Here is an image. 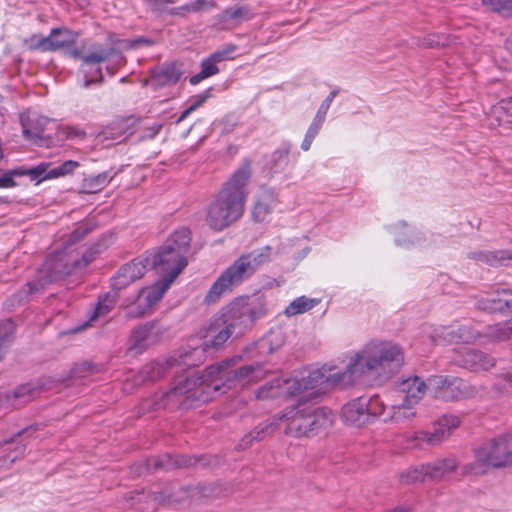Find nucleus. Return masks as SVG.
Wrapping results in <instances>:
<instances>
[{"label": "nucleus", "mask_w": 512, "mask_h": 512, "mask_svg": "<svg viewBox=\"0 0 512 512\" xmlns=\"http://www.w3.org/2000/svg\"><path fill=\"white\" fill-rule=\"evenodd\" d=\"M404 364L402 348L390 341H371L349 357L343 371L325 367L311 370L300 378L285 381L286 392L290 396L316 398L327 387L345 388L368 379L387 380L397 373Z\"/></svg>", "instance_id": "obj_1"}, {"label": "nucleus", "mask_w": 512, "mask_h": 512, "mask_svg": "<svg viewBox=\"0 0 512 512\" xmlns=\"http://www.w3.org/2000/svg\"><path fill=\"white\" fill-rule=\"evenodd\" d=\"M230 362L211 365L202 373L194 372L186 376H178L172 389L145 400L144 407L152 410L178 407L190 408L195 401H206L208 399V396H204L206 390L218 391L220 389L218 381H223V384L230 389L236 384L245 386L258 381L265 375V371L258 364L229 370Z\"/></svg>", "instance_id": "obj_2"}, {"label": "nucleus", "mask_w": 512, "mask_h": 512, "mask_svg": "<svg viewBox=\"0 0 512 512\" xmlns=\"http://www.w3.org/2000/svg\"><path fill=\"white\" fill-rule=\"evenodd\" d=\"M191 242L190 230L180 228L158 252L149 257L148 265H151L163 277L150 287L140 290L136 300L127 308V314L131 318H138L147 314L164 295L176 277L187 265V253Z\"/></svg>", "instance_id": "obj_3"}, {"label": "nucleus", "mask_w": 512, "mask_h": 512, "mask_svg": "<svg viewBox=\"0 0 512 512\" xmlns=\"http://www.w3.org/2000/svg\"><path fill=\"white\" fill-rule=\"evenodd\" d=\"M251 176L249 164H243L225 182L207 206L205 222L214 231H222L243 215L247 197L246 186Z\"/></svg>", "instance_id": "obj_4"}, {"label": "nucleus", "mask_w": 512, "mask_h": 512, "mask_svg": "<svg viewBox=\"0 0 512 512\" xmlns=\"http://www.w3.org/2000/svg\"><path fill=\"white\" fill-rule=\"evenodd\" d=\"M99 252L97 246L85 250L79 257V253L64 247L63 250L51 254L38 270L36 279L27 283L28 293L41 292L48 284L85 268Z\"/></svg>", "instance_id": "obj_5"}, {"label": "nucleus", "mask_w": 512, "mask_h": 512, "mask_svg": "<svg viewBox=\"0 0 512 512\" xmlns=\"http://www.w3.org/2000/svg\"><path fill=\"white\" fill-rule=\"evenodd\" d=\"M259 317L260 313L248 303L244 301L232 302L223 311L222 315L213 321L208 330L207 339L198 348L203 350V355L210 347L218 349L232 335H242Z\"/></svg>", "instance_id": "obj_6"}, {"label": "nucleus", "mask_w": 512, "mask_h": 512, "mask_svg": "<svg viewBox=\"0 0 512 512\" xmlns=\"http://www.w3.org/2000/svg\"><path fill=\"white\" fill-rule=\"evenodd\" d=\"M279 425L285 422V433L293 437L312 436L319 430L332 425L333 414L325 407H315L302 399L286 408L272 420Z\"/></svg>", "instance_id": "obj_7"}, {"label": "nucleus", "mask_w": 512, "mask_h": 512, "mask_svg": "<svg viewBox=\"0 0 512 512\" xmlns=\"http://www.w3.org/2000/svg\"><path fill=\"white\" fill-rule=\"evenodd\" d=\"M270 256L271 248L269 246L241 255L217 278L205 300L208 303L216 302L221 295L230 292L235 286L251 278L262 265L270 260Z\"/></svg>", "instance_id": "obj_8"}, {"label": "nucleus", "mask_w": 512, "mask_h": 512, "mask_svg": "<svg viewBox=\"0 0 512 512\" xmlns=\"http://www.w3.org/2000/svg\"><path fill=\"white\" fill-rule=\"evenodd\" d=\"M512 466V438L502 435L483 443L474 451V461L462 467L463 476H480L490 469Z\"/></svg>", "instance_id": "obj_9"}, {"label": "nucleus", "mask_w": 512, "mask_h": 512, "mask_svg": "<svg viewBox=\"0 0 512 512\" xmlns=\"http://www.w3.org/2000/svg\"><path fill=\"white\" fill-rule=\"evenodd\" d=\"M203 362V350L199 348H181L169 358L157 359L144 365L140 371L142 381H156L169 371L184 370Z\"/></svg>", "instance_id": "obj_10"}, {"label": "nucleus", "mask_w": 512, "mask_h": 512, "mask_svg": "<svg viewBox=\"0 0 512 512\" xmlns=\"http://www.w3.org/2000/svg\"><path fill=\"white\" fill-rule=\"evenodd\" d=\"M477 308L486 312L512 313V290L501 289L477 301ZM512 336V319L485 328L482 337L493 341H506Z\"/></svg>", "instance_id": "obj_11"}, {"label": "nucleus", "mask_w": 512, "mask_h": 512, "mask_svg": "<svg viewBox=\"0 0 512 512\" xmlns=\"http://www.w3.org/2000/svg\"><path fill=\"white\" fill-rule=\"evenodd\" d=\"M81 71L84 74V82L82 86L89 88L93 83L101 84L103 82L102 70L100 67H96L94 70L88 69V66L98 64L110 59H113V65L107 66V70L113 75L116 68L123 63L122 54L115 48H96L94 51L83 55Z\"/></svg>", "instance_id": "obj_12"}, {"label": "nucleus", "mask_w": 512, "mask_h": 512, "mask_svg": "<svg viewBox=\"0 0 512 512\" xmlns=\"http://www.w3.org/2000/svg\"><path fill=\"white\" fill-rule=\"evenodd\" d=\"M77 37V33L66 27L53 28L48 36L33 35L30 49L48 52L69 48L76 43Z\"/></svg>", "instance_id": "obj_13"}, {"label": "nucleus", "mask_w": 512, "mask_h": 512, "mask_svg": "<svg viewBox=\"0 0 512 512\" xmlns=\"http://www.w3.org/2000/svg\"><path fill=\"white\" fill-rule=\"evenodd\" d=\"M163 330L158 323L151 322L140 325L132 332L129 350L134 354H140L149 346L155 344Z\"/></svg>", "instance_id": "obj_14"}, {"label": "nucleus", "mask_w": 512, "mask_h": 512, "mask_svg": "<svg viewBox=\"0 0 512 512\" xmlns=\"http://www.w3.org/2000/svg\"><path fill=\"white\" fill-rule=\"evenodd\" d=\"M455 361L459 366L475 372L487 371L496 364L495 358L491 355L471 348L457 351Z\"/></svg>", "instance_id": "obj_15"}, {"label": "nucleus", "mask_w": 512, "mask_h": 512, "mask_svg": "<svg viewBox=\"0 0 512 512\" xmlns=\"http://www.w3.org/2000/svg\"><path fill=\"white\" fill-rule=\"evenodd\" d=\"M429 386L437 390V395L445 400L460 399L465 395L466 384L459 378L450 376H434Z\"/></svg>", "instance_id": "obj_16"}, {"label": "nucleus", "mask_w": 512, "mask_h": 512, "mask_svg": "<svg viewBox=\"0 0 512 512\" xmlns=\"http://www.w3.org/2000/svg\"><path fill=\"white\" fill-rule=\"evenodd\" d=\"M147 262H149V257L137 258L122 266L113 279V287L121 290L140 279L146 272Z\"/></svg>", "instance_id": "obj_17"}, {"label": "nucleus", "mask_w": 512, "mask_h": 512, "mask_svg": "<svg viewBox=\"0 0 512 512\" xmlns=\"http://www.w3.org/2000/svg\"><path fill=\"white\" fill-rule=\"evenodd\" d=\"M79 163L73 160H67L58 166H52L49 162H42L39 165L31 168L29 174L33 179L43 181L46 179H54L71 174Z\"/></svg>", "instance_id": "obj_18"}, {"label": "nucleus", "mask_w": 512, "mask_h": 512, "mask_svg": "<svg viewBox=\"0 0 512 512\" xmlns=\"http://www.w3.org/2000/svg\"><path fill=\"white\" fill-rule=\"evenodd\" d=\"M79 163L73 160H67L58 166H52L49 162H42L39 165L31 168L29 174L33 179L43 181L46 179H54L71 174Z\"/></svg>", "instance_id": "obj_19"}, {"label": "nucleus", "mask_w": 512, "mask_h": 512, "mask_svg": "<svg viewBox=\"0 0 512 512\" xmlns=\"http://www.w3.org/2000/svg\"><path fill=\"white\" fill-rule=\"evenodd\" d=\"M366 397L354 399L345 404L341 411L342 419L349 425L361 427L369 422Z\"/></svg>", "instance_id": "obj_20"}, {"label": "nucleus", "mask_w": 512, "mask_h": 512, "mask_svg": "<svg viewBox=\"0 0 512 512\" xmlns=\"http://www.w3.org/2000/svg\"><path fill=\"white\" fill-rule=\"evenodd\" d=\"M20 121L25 138L36 142L42 138L47 119L35 112H26L20 115Z\"/></svg>", "instance_id": "obj_21"}, {"label": "nucleus", "mask_w": 512, "mask_h": 512, "mask_svg": "<svg viewBox=\"0 0 512 512\" xmlns=\"http://www.w3.org/2000/svg\"><path fill=\"white\" fill-rule=\"evenodd\" d=\"M277 202V195L272 188H263L258 195L252 210L253 219L257 222H264L271 214Z\"/></svg>", "instance_id": "obj_22"}, {"label": "nucleus", "mask_w": 512, "mask_h": 512, "mask_svg": "<svg viewBox=\"0 0 512 512\" xmlns=\"http://www.w3.org/2000/svg\"><path fill=\"white\" fill-rule=\"evenodd\" d=\"M182 74L183 71L180 64L176 62L165 63L152 71L151 81L159 87L169 86L177 83Z\"/></svg>", "instance_id": "obj_23"}, {"label": "nucleus", "mask_w": 512, "mask_h": 512, "mask_svg": "<svg viewBox=\"0 0 512 512\" xmlns=\"http://www.w3.org/2000/svg\"><path fill=\"white\" fill-rule=\"evenodd\" d=\"M427 388L424 380L418 376L407 378L399 384V391L404 394L403 400L415 406L423 398Z\"/></svg>", "instance_id": "obj_24"}, {"label": "nucleus", "mask_w": 512, "mask_h": 512, "mask_svg": "<svg viewBox=\"0 0 512 512\" xmlns=\"http://www.w3.org/2000/svg\"><path fill=\"white\" fill-rule=\"evenodd\" d=\"M38 395V388L32 384H24L1 396V406H18L31 401Z\"/></svg>", "instance_id": "obj_25"}, {"label": "nucleus", "mask_w": 512, "mask_h": 512, "mask_svg": "<svg viewBox=\"0 0 512 512\" xmlns=\"http://www.w3.org/2000/svg\"><path fill=\"white\" fill-rule=\"evenodd\" d=\"M426 464L428 469V479L431 481H440L447 475L456 471L459 462L455 457H447L436 459L435 461Z\"/></svg>", "instance_id": "obj_26"}, {"label": "nucleus", "mask_w": 512, "mask_h": 512, "mask_svg": "<svg viewBox=\"0 0 512 512\" xmlns=\"http://www.w3.org/2000/svg\"><path fill=\"white\" fill-rule=\"evenodd\" d=\"M29 430L30 428L23 429L15 434L13 438L0 442V465L12 464L25 453V445H18L13 449L10 445L16 437L26 434Z\"/></svg>", "instance_id": "obj_27"}, {"label": "nucleus", "mask_w": 512, "mask_h": 512, "mask_svg": "<svg viewBox=\"0 0 512 512\" xmlns=\"http://www.w3.org/2000/svg\"><path fill=\"white\" fill-rule=\"evenodd\" d=\"M415 416V405L402 400L400 404L393 405L389 408L387 416L383 417V420L394 423H406L411 421Z\"/></svg>", "instance_id": "obj_28"}, {"label": "nucleus", "mask_w": 512, "mask_h": 512, "mask_svg": "<svg viewBox=\"0 0 512 512\" xmlns=\"http://www.w3.org/2000/svg\"><path fill=\"white\" fill-rule=\"evenodd\" d=\"M470 258L488 264L490 266L506 265L512 260V254L509 251H478L471 252Z\"/></svg>", "instance_id": "obj_29"}, {"label": "nucleus", "mask_w": 512, "mask_h": 512, "mask_svg": "<svg viewBox=\"0 0 512 512\" xmlns=\"http://www.w3.org/2000/svg\"><path fill=\"white\" fill-rule=\"evenodd\" d=\"M251 17L252 14L249 7L241 6L224 10L220 15V22L224 28H231L251 19Z\"/></svg>", "instance_id": "obj_30"}, {"label": "nucleus", "mask_w": 512, "mask_h": 512, "mask_svg": "<svg viewBox=\"0 0 512 512\" xmlns=\"http://www.w3.org/2000/svg\"><path fill=\"white\" fill-rule=\"evenodd\" d=\"M285 381L287 379L275 378L269 383L263 385L257 392L256 397L260 400L273 399L284 395H289L285 390Z\"/></svg>", "instance_id": "obj_31"}, {"label": "nucleus", "mask_w": 512, "mask_h": 512, "mask_svg": "<svg viewBox=\"0 0 512 512\" xmlns=\"http://www.w3.org/2000/svg\"><path fill=\"white\" fill-rule=\"evenodd\" d=\"M459 423V419L456 416H444L437 421L434 431L429 434L435 435L437 444H439L450 435L453 429L459 426Z\"/></svg>", "instance_id": "obj_32"}, {"label": "nucleus", "mask_w": 512, "mask_h": 512, "mask_svg": "<svg viewBox=\"0 0 512 512\" xmlns=\"http://www.w3.org/2000/svg\"><path fill=\"white\" fill-rule=\"evenodd\" d=\"M320 303V299L300 296L294 299L285 309V315L288 317L296 316L310 311Z\"/></svg>", "instance_id": "obj_33"}, {"label": "nucleus", "mask_w": 512, "mask_h": 512, "mask_svg": "<svg viewBox=\"0 0 512 512\" xmlns=\"http://www.w3.org/2000/svg\"><path fill=\"white\" fill-rule=\"evenodd\" d=\"M427 480H429L427 464H420L411 467L400 475V481L403 484H414L425 482Z\"/></svg>", "instance_id": "obj_34"}, {"label": "nucleus", "mask_w": 512, "mask_h": 512, "mask_svg": "<svg viewBox=\"0 0 512 512\" xmlns=\"http://www.w3.org/2000/svg\"><path fill=\"white\" fill-rule=\"evenodd\" d=\"M405 437L409 448H423L425 445H437V438H435V435H430L429 432L417 431Z\"/></svg>", "instance_id": "obj_35"}, {"label": "nucleus", "mask_w": 512, "mask_h": 512, "mask_svg": "<svg viewBox=\"0 0 512 512\" xmlns=\"http://www.w3.org/2000/svg\"><path fill=\"white\" fill-rule=\"evenodd\" d=\"M219 72L217 64L213 62L210 58H206L201 63V70L199 73L193 75L190 78V83L192 85L199 84L202 80L215 75Z\"/></svg>", "instance_id": "obj_36"}, {"label": "nucleus", "mask_w": 512, "mask_h": 512, "mask_svg": "<svg viewBox=\"0 0 512 512\" xmlns=\"http://www.w3.org/2000/svg\"><path fill=\"white\" fill-rule=\"evenodd\" d=\"M273 425H277L274 421H266L264 423H261L259 426L255 428L254 431L246 434L241 442L239 443L240 449H246L248 446L252 444L254 440H259L262 438V434H264L269 428H271Z\"/></svg>", "instance_id": "obj_37"}, {"label": "nucleus", "mask_w": 512, "mask_h": 512, "mask_svg": "<svg viewBox=\"0 0 512 512\" xmlns=\"http://www.w3.org/2000/svg\"><path fill=\"white\" fill-rule=\"evenodd\" d=\"M284 344V337L280 330H271L265 338H263L259 345L261 348L268 347L270 352L280 348Z\"/></svg>", "instance_id": "obj_38"}, {"label": "nucleus", "mask_w": 512, "mask_h": 512, "mask_svg": "<svg viewBox=\"0 0 512 512\" xmlns=\"http://www.w3.org/2000/svg\"><path fill=\"white\" fill-rule=\"evenodd\" d=\"M447 331H448V326L438 325V326L427 327L425 330V333L430 338V340L433 344L444 345V344H446Z\"/></svg>", "instance_id": "obj_39"}, {"label": "nucleus", "mask_w": 512, "mask_h": 512, "mask_svg": "<svg viewBox=\"0 0 512 512\" xmlns=\"http://www.w3.org/2000/svg\"><path fill=\"white\" fill-rule=\"evenodd\" d=\"M459 342L472 343L482 338V333L469 325H457Z\"/></svg>", "instance_id": "obj_40"}, {"label": "nucleus", "mask_w": 512, "mask_h": 512, "mask_svg": "<svg viewBox=\"0 0 512 512\" xmlns=\"http://www.w3.org/2000/svg\"><path fill=\"white\" fill-rule=\"evenodd\" d=\"M368 405H367V414L369 421L377 416H387L385 411V406L381 399L378 396H374L371 398H367Z\"/></svg>", "instance_id": "obj_41"}, {"label": "nucleus", "mask_w": 512, "mask_h": 512, "mask_svg": "<svg viewBox=\"0 0 512 512\" xmlns=\"http://www.w3.org/2000/svg\"><path fill=\"white\" fill-rule=\"evenodd\" d=\"M15 330L14 323L11 320L0 322V359L3 357V347Z\"/></svg>", "instance_id": "obj_42"}, {"label": "nucleus", "mask_w": 512, "mask_h": 512, "mask_svg": "<svg viewBox=\"0 0 512 512\" xmlns=\"http://www.w3.org/2000/svg\"><path fill=\"white\" fill-rule=\"evenodd\" d=\"M113 306H114V300L112 298L105 297L104 299H101L98 302V304L90 318V321H94L100 317L106 316L111 311Z\"/></svg>", "instance_id": "obj_43"}, {"label": "nucleus", "mask_w": 512, "mask_h": 512, "mask_svg": "<svg viewBox=\"0 0 512 512\" xmlns=\"http://www.w3.org/2000/svg\"><path fill=\"white\" fill-rule=\"evenodd\" d=\"M205 4L206 3L203 0H196L191 3L182 5L180 7L173 8V9L169 10V12H170V14H173V15L185 16L189 13L200 11Z\"/></svg>", "instance_id": "obj_44"}, {"label": "nucleus", "mask_w": 512, "mask_h": 512, "mask_svg": "<svg viewBox=\"0 0 512 512\" xmlns=\"http://www.w3.org/2000/svg\"><path fill=\"white\" fill-rule=\"evenodd\" d=\"M338 90H333L330 92V94L326 97V99L321 103V105L318 108V111L315 115V119L318 121L325 122L326 114L334 100V98L337 96Z\"/></svg>", "instance_id": "obj_45"}, {"label": "nucleus", "mask_w": 512, "mask_h": 512, "mask_svg": "<svg viewBox=\"0 0 512 512\" xmlns=\"http://www.w3.org/2000/svg\"><path fill=\"white\" fill-rule=\"evenodd\" d=\"M483 4L496 12H505L512 9V0H482Z\"/></svg>", "instance_id": "obj_46"}, {"label": "nucleus", "mask_w": 512, "mask_h": 512, "mask_svg": "<svg viewBox=\"0 0 512 512\" xmlns=\"http://www.w3.org/2000/svg\"><path fill=\"white\" fill-rule=\"evenodd\" d=\"M446 40L447 39L444 36L428 35L421 41L420 46L424 48L443 47L447 45Z\"/></svg>", "instance_id": "obj_47"}, {"label": "nucleus", "mask_w": 512, "mask_h": 512, "mask_svg": "<svg viewBox=\"0 0 512 512\" xmlns=\"http://www.w3.org/2000/svg\"><path fill=\"white\" fill-rule=\"evenodd\" d=\"M90 229L87 225H81L77 227L70 235L69 239L66 242L65 248H68V250H71L70 247L77 241L81 240Z\"/></svg>", "instance_id": "obj_48"}, {"label": "nucleus", "mask_w": 512, "mask_h": 512, "mask_svg": "<svg viewBox=\"0 0 512 512\" xmlns=\"http://www.w3.org/2000/svg\"><path fill=\"white\" fill-rule=\"evenodd\" d=\"M208 92H206L205 94H200V95H197L193 102L191 103V105L185 109L180 118H179V121L185 119L192 111H194L195 109H197L199 106H201L208 98Z\"/></svg>", "instance_id": "obj_49"}, {"label": "nucleus", "mask_w": 512, "mask_h": 512, "mask_svg": "<svg viewBox=\"0 0 512 512\" xmlns=\"http://www.w3.org/2000/svg\"><path fill=\"white\" fill-rule=\"evenodd\" d=\"M497 385H498L499 390H501L503 392H506V393L512 392V371L503 374L500 377Z\"/></svg>", "instance_id": "obj_50"}, {"label": "nucleus", "mask_w": 512, "mask_h": 512, "mask_svg": "<svg viewBox=\"0 0 512 512\" xmlns=\"http://www.w3.org/2000/svg\"><path fill=\"white\" fill-rule=\"evenodd\" d=\"M108 182V177L106 174H99L89 180V186L92 189L100 190L104 187Z\"/></svg>", "instance_id": "obj_51"}, {"label": "nucleus", "mask_w": 512, "mask_h": 512, "mask_svg": "<svg viewBox=\"0 0 512 512\" xmlns=\"http://www.w3.org/2000/svg\"><path fill=\"white\" fill-rule=\"evenodd\" d=\"M178 0H147L149 6L155 11H164L169 4H174Z\"/></svg>", "instance_id": "obj_52"}, {"label": "nucleus", "mask_w": 512, "mask_h": 512, "mask_svg": "<svg viewBox=\"0 0 512 512\" xmlns=\"http://www.w3.org/2000/svg\"><path fill=\"white\" fill-rule=\"evenodd\" d=\"M323 124L324 122L318 121L317 119L314 118L305 136L314 140L315 137L318 135L319 131L321 130Z\"/></svg>", "instance_id": "obj_53"}, {"label": "nucleus", "mask_w": 512, "mask_h": 512, "mask_svg": "<svg viewBox=\"0 0 512 512\" xmlns=\"http://www.w3.org/2000/svg\"><path fill=\"white\" fill-rule=\"evenodd\" d=\"M234 47L230 46L222 51L213 53L209 58L216 64L228 58V56L234 51Z\"/></svg>", "instance_id": "obj_54"}, {"label": "nucleus", "mask_w": 512, "mask_h": 512, "mask_svg": "<svg viewBox=\"0 0 512 512\" xmlns=\"http://www.w3.org/2000/svg\"><path fill=\"white\" fill-rule=\"evenodd\" d=\"M161 128L162 124L154 123L152 126L145 128L141 137L143 139H152L160 132Z\"/></svg>", "instance_id": "obj_55"}, {"label": "nucleus", "mask_w": 512, "mask_h": 512, "mask_svg": "<svg viewBox=\"0 0 512 512\" xmlns=\"http://www.w3.org/2000/svg\"><path fill=\"white\" fill-rule=\"evenodd\" d=\"M178 463H171V457L169 455L164 456L161 459L154 460V466L155 468H164V469H170L174 466H177Z\"/></svg>", "instance_id": "obj_56"}, {"label": "nucleus", "mask_w": 512, "mask_h": 512, "mask_svg": "<svg viewBox=\"0 0 512 512\" xmlns=\"http://www.w3.org/2000/svg\"><path fill=\"white\" fill-rule=\"evenodd\" d=\"M446 336V344L458 343L457 325H449Z\"/></svg>", "instance_id": "obj_57"}, {"label": "nucleus", "mask_w": 512, "mask_h": 512, "mask_svg": "<svg viewBox=\"0 0 512 512\" xmlns=\"http://www.w3.org/2000/svg\"><path fill=\"white\" fill-rule=\"evenodd\" d=\"M289 146L282 147L278 150H276L273 154V159L275 161V164H277L280 161L286 160L289 154Z\"/></svg>", "instance_id": "obj_58"}, {"label": "nucleus", "mask_w": 512, "mask_h": 512, "mask_svg": "<svg viewBox=\"0 0 512 512\" xmlns=\"http://www.w3.org/2000/svg\"><path fill=\"white\" fill-rule=\"evenodd\" d=\"M15 186V181L12 174L7 173L0 177V187L9 188Z\"/></svg>", "instance_id": "obj_59"}, {"label": "nucleus", "mask_w": 512, "mask_h": 512, "mask_svg": "<svg viewBox=\"0 0 512 512\" xmlns=\"http://www.w3.org/2000/svg\"><path fill=\"white\" fill-rule=\"evenodd\" d=\"M85 132L83 130H80L78 128H69L68 129V136L69 137H78V138H84Z\"/></svg>", "instance_id": "obj_60"}, {"label": "nucleus", "mask_w": 512, "mask_h": 512, "mask_svg": "<svg viewBox=\"0 0 512 512\" xmlns=\"http://www.w3.org/2000/svg\"><path fill=\"white\" fill-rule=\"evenodd\" d=\"M418 241H419L418 237H415V239H409V240L400 239V238L397 239V243L402 246H408L409 244H414L415 242H418Z\"/></svg>", "instance_id": "obj_61"}, {"label": "nucleus", "mask_w": 512, "mask_h": 512, "mask_svg": "<svg viewBox=\"0 0 512 512\" xmlns=\"http://www.w3.org/2000/svg\"><path fill=\"white\" fill-rule=\"evenodd\" d=\"M312 142H313V139L308 138V137L305 136L304 140H303V142L301 144L302 150L308 151L310 149V147H311Z\"/></svg>", "instance_id": "obj_62"}, {"label": "nucleus", "mask_w": 512, "mask_h": 512, "mask_svg": "<svg viewBox=\"0 0 512 512\" xmlns=\"http://www.w3.org/2000/svg\"><path fill=\"white\" fill-rule=\"evenodd\" d=\"M103 135H104V137H105L106 139H107V138H109V137L111 136V138H112L113 140H119V141H121V140H122L121 135H119L118 137H115V136H114V134L112 133V128L106 129V130L103 132Z\"/></svg>", "instance_id": "obj_63"}, {"label": "nucleus", "mask_w": 512, "mask_h": 512, "mask_svg": "<svg viewBox=\"0 0 512 512\" xmlns=\"http://www.w3.org/2000/svg\"><path fill=\"white\" fill-rule=\"evenodd\" d=\"M506 49L512 53V34L509 36V38L506 41Z\"/></svg>", "instance_id": "obj_64"}]
</instances>
